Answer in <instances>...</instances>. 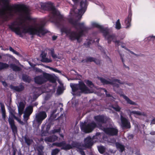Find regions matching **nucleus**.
I'll return each mask as SVG.
<instances>
[{
	"instance_id": "nucleus-34",
	"label": "nucleus",
	"mask_w": 155,
	"mask_h": 155,
	"mask_svg": "<svg viewBox=\"0 0 155 155\" xmlns=\"http://www.w3.org/2000/svg\"><path fill=\"white\" fill-rule=\"evenodd\" d=\"M24 139L25 142L28 146H29L33 142L32 139H30L29 138L27 137H25Z\"/></svg>"
},
{
	"instance_id": "nucleus-15",
	"label": "nucleus",
	"mask_w": 155,
	"mask_h": 155,
	"mask_svg": "<svg viewBox=\"0 0 155 155\" xmlns=\"http://www.w3.org/2000/svg\"><path fill=\"white\" fill-rule=\"evenodd\" d=\"M23 83H21L18 86H14L11 84L9 86L10 88L13 91L18 92H20L23 91L25 89Z\"/></svg>"
},
{
	"instance_id": "nucleus-45",
	"label": "nucleus",
	"mask_w": 155,
	"mask_h": 155,
	"mask_svg": "<svg viewBox=\"0 0 155 155\" xmlns=\"http://www.w3.org/2000/svg\"><path fill=\"white\" fill-rule=\"evenodd\" d=\"M29 64L31 67H33L34 70L36 72H39V68L35 67V65L33 66V64L31 63H29Z\"/></svg>"
},
{
	"instance_id": "nucleus-17",
	"label": "nucleus",
	"mask_w": 155,
	"mask_h": 155,
	"mask_svg": "<svg viewBox=\"0 0 155 155\" xmlns=\"http://www.w3.org/2000/svg\"><path fill=\"white\" fill-rule=\"evenodd\" d=\"M58 137L55 135H52L48 137H46L45 139V141L46 142H52L57 140Z\"/></svg>"
},
{
	"instance_id": "nucleus-3",
	"label": "nucleus",
	"mask_w": 155,
	"mask_h": 155,
	"mask_svg": "<svg viewBox=\"0 0 155 155\" xmlns=\"http://www.w3.org/2000/svg\"><path fill=\"white\" fill-rule=\"evenodd\" d=\"M94 119L97 123L98 128L103 131L107 135L110 136H116L118 133V130L113 127H104L102 125L107 124L109 118L104 114L95 116Z\"/></svg>"
},
{
	"instance_id": "nucleus-30",
	"label": "nucleus",
	"mask_w": 155,
	"mask_h": 155,
	"mask_svg": "<svg viewBox=\"0 0 155 155\" xmlns=\"http://www.w3.org/2000/svg\"><path fill=\"white\" fill-rule=\"evenodd\" d=\"M48 50L50 51V54L53 59H56L57 58V54L54 53V48H51V49H49Z\"/></svg>"
},
{
	"instance_id": "nucleus-63",
	"label": "nucleus",
	"mask_w": 155,
	"mask_h": 155,
	"mask_svg": "<svg viewBox=\"0 0 155 155\" xmlns=\"http://www.w3.org/2000/svg\"><path fill=\"white\" fill-rule=\"evenodd\" d=\"M115 43V44H117V45H119V43H120V41L119 40H116L115 41H114Z\"/></svg>"
},
{
	"instance_id": "nucleus-52",
	"label": "nucleus",
	"mask_w": 155,
	"mask_h": 155,
	"mask_svg": "<svg viewBox=\"0 0 155 155\" xmlns=\"http://www.w3.org/2000/svg\"><path fill=\"white\" fill-rule=\"evenodd\" d=\"M47 55V53L42 52V54H41V59H43V58H46Z\"/></svg>"
},
{
	"instance_id": "nucleus-7",
	"label": "nucleus",
	"mask_w": 155,
	"mask_h": 155,
	"mask_svg": "<svg viewBox=\"0 0 155 155\" xmlns=\"http://www.w3.org/2000/svg\"><path fill=\"white\" fill-rule=\"evenodd\" d=\"M56 79L53 75L46 72L43 73L42 76L39 75V85L48 81L54 83L56 82Z\"/></svg>"
},
{
	"instance_id": "nucleus-21",
	"label": "nucleus",
	"mask_w": 155,
	"mask_h": 155,
	"mask_svg": "<svg viewBox=\"0 0 155 155\" xmlns=\"http://www.w3.org/2000/svg\"><path fill=\"white\" fill-rule=\"evenodd\" d=\"M110 30L109 33H110V32L111 31V29L110 28ZM109 34L107 35L106 38H105L107 40L108 43L110 44V43L111 41L115 39V35L113 34L111 35H109Z\"/></svg>"
},
{
	"instance_id": "nucleus-24",
	"label": "nucleus",
	"mask_w": 155,
	"mask_h": 155,
	"mask_svg": "<svg viewBox=\"0 0 155 155\" xmlns=\"http://www.w3.org/2000/svg\"><path fill=\"white\" fill-rule=\"evenodd\" d=\"M116 145L117 148L120 152L122 153L125 150V147L123 145L118 143H117Z\"/></svg>"
},
{
	"instance_id": "nucleus-41",
	"label": "nucleus",
	"mask_w": 155,
	"mask_h": 155,
	"mask_svg": "<svg viewBox=\"0 0 155 155\" xmlns=\"http://www.w3.org/2000/svg\"><path fill=\"white\" fill-rule=\"evenodd\" d=\"M87 63L88 62H92L94 61L95 58L88 57L86 58Z\"/></svg>"
},
{
	"instance_id": "nucleus-62",
	"label": "nucleus",
	"mask_w": 155,
	"mask_h": 155,
	"mask_svg": "<svg viewBox=\"0 0 155 155\" xmlns=\"http://www.w3.org/2000/svg\"><path fill=\"white\" fill-rule=\"evenodd\" d=\"M43 149L44 147H43L42 146H41L39 145V151L42 152V150Z\"/></svg>"
},
{
	"instance_id": "nucleus-39",
	"label": "nucleus",
	"mask_w": 155,
	"mask_h": 155,
	"mask_svg": "<svg viewBox=\"0 0 155 155\" xmlns=\"http://www.w3.org/2000/svg\"><path fill=\"white\" fill-rule=\"evenodd\" d=\"M115 28L117 29H120L121 28V25L119 19H118L116 22Z\"/></svg>"
},
{
	"instance_id": "nucleus-26",
	"label": "nucleus",
	"mask_w": 155,
	"mask_h": 155,
	"mask_svg": "<svg viewBox=\"0 0 155 155\" xmlns=\"http://www.w3.org/2000/svg\"><path fill=\"white\" fill-rule=\"evenodd\" d=\"M22 79L24 81L30 83L31 80V79L29 76L25 74H23L22 75Z\"/></svg>"
},
{
	"instance_id": "nucleus-40",
	"label": "nucleus",
	"mask_w": 155,
	"mask_h": 155,
	"mask_svg": "<svg viewBox=\"0 0 155 155\" xmlns=\"http://www.w3.org/2000/svg\"><path fill=\"white\" fill-rule=\"evenodd\" d=\"M92 40H89L87 42L84 43V45L87 47H89L91 45V43L94 42Z\"/></svg>"
},
{
	"instance_id": "nucleus-43",
	"label": "nucleus",
	"mask_w": 155,
	"mask_h": 155,
	"mask_svg": "<svg viewBox=\"0 0 155 155\" xmlns=\"http://www.w3.org/2000/svg\"><path fill=\"white\" fill-rule=\"evenodd\" d=\"M86 9H83L81 8L78 10V14L79 15H83L85 12Z\"/></svg>"
},
{
	"instance_id": "nucleus-59",
	"label": "nucleus",
	"mask_w": 155,
	"mask_h": 155,
	"mask_svg": "<svg viewBox=\"0 0 155 155\" xmlns=\"http://www.w3.org/2000/svg\"><path fill=\"white\" fill-rule=\"evenodd\" d=\"M120 59H121L122 60V62L123 63L124 62V59H123V56L122 55V54H120Z\"/></svg>"
},
{
	"instance_id": "nucleus-55",
	"label": "nucleus",
	"mask_w": 155,
	"mask_h": 155,
	"mask_svg": "<svg viewBox=\"0 0 155 155\" xmlns=\"http://www.w3.org/2000/svg\"><path fill=\"white\" fill-rule=\"evenodd\" d=\"M17 149L14 147L13 148V154L12 155H15Z\"/></svg>"
},
{
	"instance_id": "nucleus-12",
	"label": "nucleus",
	"mask_w": 155,
	"mask_h": 155,
	"mask_svg": "<svg viewBox=\"0 0 155 155\" xmlns=\"http://www.w3.org/2000/svg\"><path fill=\"white\" fill-rule=\"evenodd\" d=\"M96 136H94L91 138L90 136H88L84 139V146L87 148L90 149L94 144L95 142L94 140L97 138Z\"/></svg>"
},
{
	"instance_id": "nucleus-6",
	"label": "nucleus",
	"mask_w": 155,
	"mask_h": 155,
	"mask_svg": "<svg viewBox=\"0 0 155 155\" xmlns=\"http://www.w3.org/2000/svg\"><path fill=\"white\" fill-rule=\"evenodd\" d=\"M52 145L58 147H61V149L65 150H69L74 147H76L78 149L81 145L80 144L76 141H73L71 144H67L65 141H63L60 142H54Z\"/></svg>"
},
{
	"instance_id": "nucleus-25",
	"label": "nucleus",
	"mask_w": 155,
	"mask_h": 155,
	"mask_svg": "<svg viewBox=\"0 0 155 155\" xmlns=\"http://www.w3.org/2000/svg\"><path fill=\"white\" fill-rule=\"evenodd\" d=\"M122 96L123 98L127 101L128 104L132 105H136L137 104L136 103L132 101L126 95H123Z\"/></svg>"
},
{
	"instance_id": "nucleus-20",
	"label": "nucleus",
	"mask_w": 155,
	"mask_h": 155,
	"mask_svg": "<svg viewBox=\"0 0 155 155\" xmlns=\"http://www.w3.org/2000/svg\"><path fill=\"white\" fill-rule=\"evenodd\" d=\"M33 127L38 128L39 127V113L36 114V119L34 120L33 122Z\"/></svg>"
},
{
	"instance_id": "nucleus-11",
	"label": "nucleus",
	"mask_w": 155,
	"mask_h": 155,
	"mask_svg": "<svg viewBox=\"0 0 155 155\" xmlns=\"http://www.w3.org/2000/svg\"><path fill=\"white\" fill-rule=\"evenodd\" d=\"M92 25L94 28H96L100 29L101 32L103 33L104 36L105 38H106L107 35L109 34L110 31V29L108 27L104 28L97 23H93Z\"/></svg>"
},
{
	"instance_id": "nucleus-23",
	"label": "nucleus",
	"mask_w": 155,
	"mask_h": 155,
	"mask_svg": "<svg viewBox=\"0 0 155 155\" xmlns=\"http://www.w3.org/2000/svg\"><path fill=\"white\" fill-rule=\"evenodd\" d=\"M25 107V105L22 102H20L18 106V112L20 114L23 113V110Z\"/></svg>"
},
{
	"instance_id": "nucleus-64",
	"label": "nucleus",
	"mask_w": 155,
	"mask_h": 155,
	"mask_svg": "<svg viewBox=\"0 0 155 155\" xmlns=\"http://www.w3.org/2000/svg\"><path fill=\"white\" fill-rule=\"evenodd\" d=\"M150 134L151 135H155V131H152L150 133Z\"/></svg>"
},
{
	"instance_id": "nucleus-1",
	"label": "nucleus",
	"mask_w": 155,
	"mask_h": 155,
	"mask_svg": "<svg viewBox=\"0 0 155 155\" xmlns=\"http://www.w3.org/2000/svg\"><path fill=\"white\" fill-rule=\"evenodd\" d=\"M69 22L76 29H78V26L81 31L77 33L74 31H71L70 29H68L67 28L63 27L61 29V32L65 33L71 41L76 40L78 42H81L80 38L84 36V32H87L91 29L90 28L85 26L84 22L79 23L77 21H74L72 18L69 19Z\"/></svg>"
},
{
	"instance_id": "nucleus-61",
	"label": "nucleus",
	"mask_w": 155,
	"mask_h": 155,
	"mask_svg": "<svg viewBox=\"0 0 155 155\" xmlns=\"http://www.w3.org/2000/svg\"><path fill=\"white\" fill-rule=\"evenodd\" d=\"M106 97H113V96L112 95H111L109 93H108L107 94H106Z\"/></svg>"
},
{
	"instance_id": "nucleus-51",
	"label": "nucleus",
	"mask_w": 155,
	"mask_h": 155,
	"mask_svg": "<svg viewBox=\"0 0 155 155\" xmlns=\"http://www.w3.org/2000/svg\"><path fill=\"white\" fill-rule=\"evenodd\" d=\"M34 80L35 83L37 84H39V75L35 78Z\"/></svg>"
},
{
	"instance_id": "nucleus-19",
	"label": "nucleus",
	"mask_w": 155,
	"mask_h": 155,
	"mask_svg": "<svg viewBox=\"0 0 155 155\" xmlns=\"http://www.w3.org/2000/svg\"><path fill=\"white\" fill-rule=\"evenodd\" d=\"M47 117L46 112L44 111L39 112V125L41 124L42 121Z\"/></svg>"
},
{
	"instance_id": "nucleus-48",
	"label": "nucleus",
	"mask_w": 155,
	"mask_h": 155,
	"mask_svg": "<svg viewBox=\"0 0 155 155\" xmlns=\"http://www.w3.org/2000/svg\"><path fill=\"white\" fill-rule=\"evenodd\" d=\"M57 92L58 94H61L62 92V88L60 87H58L57 89Z\"/></svg>"
},
{
	"instance_id": "nucleus-58",
	"label": "nucleus",
	"mask_w": 155,
	"mask_h": 155,
	"mask_svg": "<svg viewBox=\"0 0 155 155\" xmlns=\"http://www.w3.org/2000/svg\"><path fill=\"white\" fill-rule=\"evenodd\" d=\"M86 61H87L86 58L85 59H83L79 63H85L86 62V63H87V62Z\"/></svg>"
},
{
	"instance_id": "nucleus-27",
	"label": "nucleus",
	"mask_w": 155,
	"mask_h": 155,
	"mask_svg": "<svg viewBox=\"0 0 155 155\" xmlns=\"http://www.w3.org/2000/svg\"><path fill=\"white\" fill-rule=\"evenodd\" d=\"M8 15V16L5 15L2 17V18L4 20V21H8L10 19L9 17H12L13 16V14L11 12H9Z\"/></svg>"
},
{
	"instance_id": "nucleus-53",
	"label": "nucleus",
	"mask_w": 155,
	"mask_h": 155,
	"mask_svg": "<svg viewBox=\"0 0 155 155\" xmlns=\"http://www.w3.org/2000/svg\"><path fill=\"white\" fill-rule=\"evenodd\" d=\"M61 131L60 128L58 129H54L53 130V133H59Z\"/></svg>"
},
{
	"instance_id": "nucleus-57",
	"label": "nucleus",
	"mask_w": 155,
	"mask_h": 155,
	"mask_svg": "<svg viewBox=\"0 0 155 155\" xmlns=\"http://www.w3.org/2000/svg\"><path fill=\"white\" fill-rule=\"evenodd\" d=\"M57 36H56L54 35L52 37V40L53 41H54L57 39Z\"/></svg>"
},
{
	"instance_id": "nucleus-49",
	"label": "nucleus",
	"mask_w": 155,
	"mask_h": 155,
	"mask_svg": "<svg viewBox=\"0 0 155 155\" xmlns=\"http://www.w3.org/2000/svg\"><path fill=\"white\" fill-rule=\"evenodd\" d=\"M79 153L81 155H85L84 152L82 148H79Z\"/></svg>"
},
{
	"instance_id": "nucleus-50",
	"label": "nucleus",
	"mask_w": 155,
	"mask_h": 155,
	"mask_svg": "<svg viewBox=\"0 0 155 155\" xmlns=\"http://www.w3.org/2000/svg\"><path fill=\"white\" fill-rule=\"evenodd\" d=\"M113 81L116 82H117L120 84H124V82H121L120 80L117 79H114L113 80Z\"/></svg>"
},
{
	"instance_id": "nucleus-36",
	"label": "nucleus",
	"mask_w": 155,
	"mask_h": 155,
	"mask_svg": "<svg viewBox=\"0 0 155 155\" xmlns=\"http://www.w3.org/2000/svg\"><path fill=\"white\" fill-rule=\"evenodd\" d=\"M85 83L87 85L91 88H92L94 86V84L92 82L88 80H87L85 81Z\"/></svg>"
},
{
	"instance_id": "nucleus-44",
	"label": "nucleus",
	"mask_w": 155,
	"mask_h": 155,
	"mask_svg": "<svg viewBox=\"0 0 155 155\" xmlns=\"http://www.w3.org/2000/svg\"><path fill=\"white\" fill-rule=\"evenodd\" d=\"M9 50L13 52V53L17 55H18L19 54L18 52L14 50L11 47H9Z\"/></svg>"
},
{
	"instance_id": "nucleus-28",
	"label": "nucleus",
	"mask_w": 155,
	"mask_h": 155,
	"mask_svg": "<svg viewBox=\"0 0 155 155\" xmlns=\"http://www.w3.org/2000/svg\"><path fill=\"white\" fill-rule=\"evenodd\" d=\"M9 66V65L6 63L0 62V70L8 68Z\"/></svg>"
},
{
	"instance_id": "nucleus-13",
	"label": "nucleus",
	"mask_w": 155,
	"mask_h": 155,
	"mask_svg": "<svg viewBox=\"0 0 155 155\" xmlns=\"http://www.w3.org/2000/svg\"><path fill=\"white\" fill-rule=\"evenodd\" d=\"M121 126L123 128L129 129L131 127L130 123L127 118L122 115L120 116Z\"/></svg>"
},
{
	"instance_id": "nucleus-9",
	"label": "nucleus",
	"mask_w": 155,
	"mask_h": 155,
	"mask_svg": "<svg viewBox=\"0 0 155 155\" xmlns=\"http://www.w3.org/2000/svg\"><path fill=\"white\" fill-rule=\"evenodd\" d=\"M47 21L45 18L39 19V37H41V35L44 36L45 34L50 33V32L45 27Z\"/></svg>"
},
{
	"instance_id": "nucleus-10",
	"label": "nucleus",
	"mask_w": 155,
	"mask_h": 155,
	"mask_svg": "<svg viewBox=\"0 0 155 155\" xmlns=\"http://www.w3.org/2000/svg\"><path fill=\"white\" fill-rule=\"evenodd\" d=\"M10 113L11 116L9 117L8 121L13 134L14 136H15L18 134V129L17 126L15 124V122L13 117L15 118L16 117L12 112L10 111Z\"/></svg>"
},
{
	"instance_id": "nucleus-42",
	"label": "nucleus",
	"mask_w": 155,
	"mask_h": 155,
	"mask_svg": "<svg viewBox=\"0 0 155 155\" xmlns=\"http://www.w3.org/2000/svg\"><path fill=\"white\" fill-rule=\"evenodd\" d=\"M111 107L114 109L117 112H120L121 109V108L118 105H117L116 106H112Z\"/></svg>"
},
{
	"instance_id": "nucleus-4",
	"label": "nucleus",
	"mask_w": 155,
	"mask_h": 155,
	"mask_svg": "<svg viewBox=\"0 0 155 155\" xmlns=\"http://www.w3.org/2000/svg\"><path fill=\"white\" fill-rule=\"evenodd\" d=\"M41 8L44 10L52 12V15L50 17V19L54 18L56 24L58 26L63 25L64 21V17L60 12L56 10L52 3L48 2L42 3L41 5Z\"/></svg>"
},
{
	"instance_id": "nucleus-38",
	"label": "nucleus",
	"mask_w": 155,
	"mask_h": 155,
	"mask_svg": "<svg viewBox=\"0 0 155 155\" xmlns=\"http://www.w3.org/2000/svg\"><path fill=\"white\" fill-rule=\"evenodd\" d=\"M41 61L43 62L48 63L51 62L52 60L51 59H48L46 57L44 58H43L42 59H41Z\"/></svg>"
},
{
	"instance_id": "nucleus-8",
	"label": "nucleus",
	"mask_w": 155,
	"mask_h": 155,
	"mask_svg": "<svg viewBox=\"0 0 155 155\" xmlns=\"http://www.w3.org/2000/svg\"><path fill=\"white\" fill-rule=\"evenodd\" d=\"M97 127H98L97 123L96 124L94 122L92 121L87 124H83L81 126V129L83 132L87 133L91 132Z\"/></svg>"
},
{
	"instance_id": "nucleus-22",
	"label": "nucleus",
	"mask_w": 155,
	"mask_h": 155,
	"mask_svg": "<svg viewBox=\"0 0 155 155\" xmlns=\"http://www.w3.org/2000/svg\"><path fill=\"white\" fill-rule=\"evenodd\" d=\"M9 67L13 71H19L21 70V68L16 65L15 64H11L9 65Z\"/></svg>"
},
{
	"instance_id": "nucleus-2",
	"label": "nucleus",
	"mask_w": 155,
	"mask_h": 155,
	"mask_svg": "<svg viewBox=\"0 0 155 155\" xmlns=\"http://www.w3.org/2000/svg\"><path fill=\"white\" fill-rule=\"evenodd\" d=\"M25 19L29 21L30 22L32 23V25H29L27 29L25 28H24L23 30L21 31L20 27L18 26L21 25L22 23L21 22L20 24H19L16 21H14L12 22L10 25H8V26L9 28L12 31L14 32L21 37H23L22 33L25 34L28 33L30 35H37L39 36V27L37 26L38 24L37 25L35 20L32 18L30 16L28 15H25Z\"/></svg>"
},
{
	"instance_id": "nucleus-33",
	"label": "nucleus",
	"mask_w": 155,
	"mask_h": 155,
	"mask_svg": "<svg viewBox=\"0 0 155 155\" xmlns=\"http://www.w3.org/2000/svg\"><path fill=\"white\" fill-rule=\"evenodd\" d=\"M100 80L104 84H111V81H107L102 78H100Z\"/></svg>"
},
{
	"instance_id": "nucleus-37",
	"label": "nucleus",
	"mask_w": 155,
	"mask_h": 155,
	"mask_svg": "<svg viewBox=\"0 0 155 155\" xmlns=\"http://www.w3.org/2000/svg\"><path fill=\"white\" fill-rule=\"evenodd\" d=\"M80 6L81 8H82L84 9H86L87 6L86 3L83 1H81L80 2Z\"/></svg>"
},
{
	"instance_id": "nucleus-31",
	"label": "nucleus",
	"mask_w": 155,
	"mask_h": 155,
	"mask_svg": "<svg viewBox=\"0 0 155 155\" xmlns=\"http://www.w3.org/2000/svg\"><path fill=\"white\" fill-rule=\"evenodd\" d=\"M132 114L136 115L139 116L143 115V114H142V112L139 111H136L135 110H132L130 112V117H131V115Z\"/></svg>"
},
{
	"instance_id": "nucleus-5",
	"label": "nucleus",
	"mask_w": 155,
	"mask_h": 155,
	"mask_svg": "<svg viewBox=\"0 0 155 155\" xmlns=\"http://www.w3.org/2000/svg\"><path fill=\"white\" fill-rule=\"evenodd\" d=\"M72 94L73 95L80 96L81 93L87 94L91 93L90 90L86 86L83 81H79L78 84H71Z\"/></svg>"
},
{
	"instance_id": "nucleus-29",
	"label": "nucleus",
	"mask_w": 155,
	"mask_h": 155,
	"mask_svg": "<svg viewBox=\"0 0 155 155\" xmlns=\"http://www.w3.org/2000/svg\"><path fill=\"white\" fill-rule=\"evenodd\" d=\"M114 82L113 81H111L110 84L112 85L114 90L115 91H117V89L119 87V85L117 83Z\"/></svg>"
},
{
	"instance_id": "nucleus-46",
	"label": "nucleus",
	"mask_w": 155,
	"mask_h": 155,
	"mask_svg": "<svg viewBox=\"0 0 155 155\" xmlns=\"http://www.w3.org/2000/svg\"><path fill=\"white\" fill-rule=\"evenodd\" d=\"M94 62L97 65H100L101 64V61L96 58H95L94 61Z\"/></svg>"
},
{
	"instance_id": "nucleus-56",
	"label": "nucleus",
	"mask_w": 155,
	"mask_h": 155,
	"mask_svg": "<svg viewBox=\"0 0 155 155\" xmlns=\"http://www.w3.org/2000/svg\"><path fill=\"white\" fill-rule=\"evenodd\" d=\"M18 122L21 125H23L25 124V123L23 121H22L21 120H18Z\"/></svg>"
},
{
	"instance_id": "nucleus-47",
	"label": "nucleus",
	"mask_w": 155,
	"mask_h": 155,
	"mask_svg": "<svg viewBox=\"0 0 155 155\" xmlns=\"http://www.w3.org/2000/svg\"><path fill=\"white\" fill-rule=\"evenodd\" d=\"M48 67L50 69H51V70H53L54 71H55V72H57V73H60L61 72L60 71H59V70L57 69L56 68H52L50 67Z\"/></svg>"
},
{
	"instance_id": "nucleus-18",
	"label": "nucleus",
	"mask_w": 155,
	"mask_h": 155,
	"mask_svg": "<svg viewBox=\"0 0 155 155\" xmlns=\"http://www.w3.org/2000/svg\"><path fill=\"white\" fill-rule=\"evenodd\" d=\"M0 105L1 107L2 116L3 119L5 121L6 114L5 107L4 104L1 102H0Z\"/></svg>"
},
{
	"instance_id": "nucleus-32",
	"label": "nucleus",
	"mask_w": 155,
	"mask_h": 155,
	"mask_svg": "<svg viewBox=\"0 0 155 155\" xmlns=\"http://www.w3.org/2000/svg\"><path fill=\"white\" fill-rule=\"evenodd\" d=\"M97 149L99 152L101 154H103L105 152V148L103 146H98Z\"/></svg>"
},
{
	"instance_id": "nucleus-16",
	"label": "nucleus",
	"mask_w": 155,
	"mask_h": 155,
	"mask_svg": "<svg viewBox=\"0 0 155 155\" xmlns=\"http://www.w3.org/2000/svg\"><path fill=\"white\" fill-rule=\"evenodd\" d=\"M132 13L131 11L129 12L127 18L126 19L125 21V23L126 25V28H129L130 26V22L131 21V17Z\"/></svg>"
},
{
	"instance_id": "nucleus-54",
	"label": "nucleus",
	"mask_w": 155,
	"mask_h": 155,
	"mask_svg": "<svg viewBox=\"0 0 155 155\" xmlns=\"http://www.w3.org/2000/svg\"><path fill=\"white\" fill-rule=\"evenodd\" d=\"M2 84L3 86L5 87H6L8 86L7 84L5 81H2Z\"/></svg>"
},
{
	"instance_id": "nucleus-35",
	"label": "nucleus",
	"mask_w": 155,
	"mask_h": 155,
	"mask_svg": "<svg viewBox=\"0 0 155 155\" xmlns=\"http://www.w3.org/2000/svg\"><path fill=\"white\" fill-rule=\"evenodd\" d=\"M60 150L58 148L53 149L51 151V155H56L59 152Z\"/></svg>"
},
{
	"instance_id": "nucleus-60",
	"label": "nucleus",
	"mask_w": 155,
	"mask_h": 155,
	"mask_svg": "<svg viewBox=\"0 0 155 155\" xmlns=\"http://www.w3.org/2000/svg\"><path fill=\"white\" fill-rule=\"evenodd\" d=\"M75 4H77L79 2L78 0H72Z\"/></svg>"
},
{
	"instance_id": "nucleus-14",
	"label": "nucleus",
	"mask_w": 155,
	"mask_h": 155,
	"mask_svg": "<svg viewBox=\"0 0 155 155\" xmlns=\"http://www.w3.org/2000/svg\"><path fill=\"white\" fill-rule=\"evenodd\" d=\"M33 111V107L32 105H29L26 108L23 117L27 123V120L29 118V117Z\"/></svg>"
}]
</instances>
